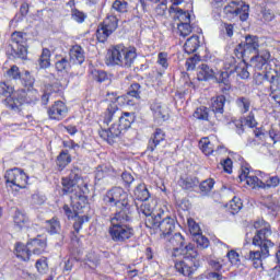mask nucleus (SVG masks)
I'll list each match as a JSON object with an SVG mask.
<instances>
[{
    "label": "nucleus",
    "instance_id": "13d9d810",
    "mask_svg": "<svg viewBox=\"0 0 280 280\" xmlns=\"http://www.w3.org/2000/svg\"><path fill=\"white\" fill-rule=\"evenodd\" d=\"M84 222H89V217L86 215L75 217L73 229L77 233H80V230L82 229V224H84Z\"/></svg>",
    "mask_w": 280,
    "mask_h": 280
},
{
    "label": "nucleus",
    "instance_id": "c756f323",
    "mask_svg": "<svg viewBox=\"0 0 280 280\" xmlns=\"http://www.w3.org/2000/svg\"><path fill=\"white\" fill-rule=\"evenodd\" d=\"M113 32L115 31H112L108 26L101 24L96 31V38L98 43H106V40H108V36H110Z\"/></svg>",
    "mask_w": 280,
    "mask_h": 280
},
{
    "label": "nucleus",
    "instance_id": "b1692460",
    "mask_svg": "<svg viewBox=\"0 0 280 280\" xmlns=\"http://www.w3.org/2000/svg\"><path fill=\"white\" fill-rule=\"evenodd\" d=\"M215 72L207 63H202L198 68L197 80L199 82H207V80L213 79Z\"/></svg>",
    "mask_w": 280,
    "mask_h": 280
},
{
    "label": "nucleus",
    "instance_id": "f3484780",
    "mask_svg": "<svg viewBox=\"0 0 280 280\" xmlns=\"http://www.w3.org/2000/svg\"><path fill=\"white\" fill-rule=\"evenodd\" d=\"M240 178L241 180H246V184L253 189H257V187L259 189H266V184H264L258 176L250 175V171H248V168L242 171Z\"/></svg>",
    "mask_w": 280,
    "mask_h": 280
},
{
    "label": "nucleus",
    "instance_id": "7ed1b4c3",
    "mask_svg": "<svg viewBox=\"0 0 280 280\" xmlns=\"http://www.w3.org/2000/svg\"><path fill=\"white\" fill-rule=\"evenodd\" d=\"M119 115V106L116 102H112L105 112L103 125L98 130L101 139L107 141L109 145H113L124 135V129L120 127L118 121H115ZM115 121V122H114Z\"/></svg>",
    "mask_w": 280,
    "mask_h": 280
},
{
    "label": "nucleus",
    "instance_id": "f257e3e1",
    "mask_svg": "<svg viewBox=\"0 0 280 280\" xmlns=\"http://www.w3.org/2000/svg\"><path fill=\"white\" fill-rule=\"evenodd\" d=\"M254 229H256V234L253 237V246H258L259 249L250 250L245 255L247 261H252L254 268H261L264 266V259L270 257V248L275 247V243L270 241V235H272V230L264 220L255 221Z\"/></svg>",
    "mask_w": 280,
    "mask_h": 280
},
{
    "label": "nucleus",
    "instance_id": "49530a36",
    "mask_svg": "<svg viewBox=\"0 0 280 280\" xmlns=\"http://www.w3.org/2000/svg\"><path fill=\"white\" fill-rule=\"evenodd\" d=\"M242 199L234 197L231 201H230V209H231V213H233V215H235V213H240V211H242Z\"/></svg>",
    "mask_w": 280,
    "mask_h": 280
},
{
    "label": "nucleus",
    "instance_id": "680f3d73",
    "mask_svg": "<svg viewBox=\"0 0 280 280\" xmlns=\"http://www.w3.org/2000/svg\"><path fill=\"white\" fill-rule=\"evenodd\" d=\"M280 178L279 176H272L264 183L265 189H270L272 187H279Z\"/></svg>",
    "mask_w": 280,
    "mask_h": 280
},
{
    "label": "nucleus",
    "instance_id": "f8f14e48",
    "mask_svg": "<svg viewBox=\"0 0 280 280\" xmlns=\"http://www.w3.org/2000/svg\"><path fill=\"white\" fill-rule=\"evenodd\" d=\"M166 247L172 252V257H180L185 253H189L196 249V245L192 243H185V236L180 233H175L166 241Z\"/></svg>",
    "mask_w": 280,
    "mask_h": 280
},
{
    "label": "nucleus",
    "instance_id": "8fccbe9b",
    "mask_svg": "<svg viewBox=\"0 0 280 280\" xmlns=\"http://www.w3.org/2000/svg\"><path fill=\"white\" fill-rule=\"evenodd\" d=\"M35 267L40 275H45V272H47V270H49V266L47 265V258L43 257V258L38 259L36 261Z\"/></svg>",
    "mask_w": 280,
    "mask_h": 280
},
{
    "label": "nucleus",
    "instance_id": "bb28decb",
    "mask_svg": "<svg viewBox=\"0 0 280 280\" xmlns=\"http://www.w3.org/2000/svg\"><path fill=\"white\" fill-rule=\"evenodd\" d=\"M69 163H71V154H69L68 150H62L56 159V165L59 172H62Z\"/></svg>",
    "mask_w": 280,
    "mask_h": 280
},
{
    "label": "nucleus",
    "instance_id": "a211bd4d",
    "mask_svg": "<svg viewBox=\"0 0 280 280\" xmlns=\"http://www.w3.org/2000/svg\"><path fill=\"white\" fill-rule=\"evenodd\" d=\"M162 141H165V131H163L161 128H158L149 139L147 152H154L155 148H159Z\"/></svg>",
    "mask_w": 280,
    "mask_h": 280
},
{
    "label": "nucleus",
    "instance_id": "7c9ffc66",
    "mask_svg": "<svg viewBox=\"0 0 280 280\" xmlns=\"http://www.w3.org/2000/svg\"><path fill=\"white\" fill-rule=\"evenodd\" d=\"M39 69H47L51 65V51L48 48L42 50L38 59Z\"/></svg>",
    "mask_w": 280,
    "mask_h": 280
},
{
    "label": "nucleus",
    "instance_id": "dca6fc26",
    "mask_svg": "<svg viewBox=\"0 0 280 280\" xmlns=\"http://www.w3.org/2000/svg\"><path fill=\"white\" fill-rule=\"evenodd\" d=\"M224 104H226V96L218 95L217 97L212 98L211 104V114L214 115L218 121H221L224 115Z\"/></svg>",
    "mask_w": 280,
    "mask_h": 280
},
{
    "label": "nucleus",
    "instance_id": "338daca9",
    "mask_svg": "<svg viewBox=\"0 0 280 280\" xmlns=\"http://www.w3.org/2000/svg\"><path fill=\"white\" fill-rule=\"evenodd\" d=\"M197 62H200V56L195 55L186 61V66L188 67V69L194 70L196 69Z\"/></svg>",
    "mask_w": 280,
    "mask_h": 280
},
{
    "label": "nucleus",
    "instance_id": "9b49d317",
    "mask_svg": "<svg viewBox=\"0 0 280 280\" xmlns=\"http://www.w3.org/2000/svg\"><path fill=\"white\" fill-rule=\"evenodd\" d=\"M0 97H3V102L11 110H21V106L25 102V97L21 96L19 92H14V88L5 82L0 83Z\"/></svg>",
    "mask_w": 280,
    "mask_h": 280
},
{
    "label": "nucleus",
    "instance_id": "393cba45",
    "mask_svg": "<svg viewBox=\"0 0 280 280\" xmlns=\"http://www.w3.org/2000/svg\"><path fill=\"white\" fill-rule=\"evenodd\" d=\"M33 255H43L45 248H47V240L33 238L28 242Z\"/></svg>",
    "mask_w": 280,
    "mask_h": 280
},
{
    "label": "nucleus",
    "instance_id": "c9c22d12",
    "mask_svg": "<svg viewBox=\"0 0 280 280\" xmlns=\"http://www.w3.org/2000/svg\"><path fill=\"white\" fill-rule=\"evenodd\" d=\"M138 213H142V215H145V220H148L149 218H156V214H154V208L148 201H144L138 208Z\"/></svg>",
    "mask_w": 280,
    "mask_h": 280
},
{
    "label": "nucleus",
    "instance_id": "f704fd0d",
    "mask_svg": "<svg viewBox=\"0 0 280 280\" xmlns=\"http://www.w3.org/2000/svg\"><path fill=\"white\" fill-rule=\"evenodd\" d=\"M235 104L240 108L241 113L246 114L250 110V98L246 96H240L236 98Z\"/></svg>",
    "mask_w": 280,
    "mask_h": 280
},
{
    "label": "nucleus",
    "instance_id": "5fc2aeb1",
    "mask_svg": "<svg viewBox=\"0 0 280 280\" xmlns=\"http://www.w3.org/2000/svg\"><path fill=\"white\" fill-rule=\"evenodd\" d=\"M188 229L190 234L195 237L200 235V225H198L194 219H188Z\"/></svg>",
    "mask_w": 280,
    "mask_h": 280
},
{
    "label": "nucleus",
    "instance_id": "a19ab883",
    "mask_svg": "<svg viewBox=\"0 0 280 280\" xmlns=\"http://www.w3.org/2000/svg\"><path fill=\"white\" fill-rule=\"evenodd\" d=\"M250 7L244 2H240L238 12L235 16H238L240 21H248Z\"/></svg>",
    "mask_w": 280,
    "mask_h": 280
},
{
    "label": "nucleus",
    "instance_id": "c03bdc74",
    "mask_svg": "<svg viewBox=\"0 0 280 280\" xmlns=\"http://www.w3.org/2000/svg\"><path fill=\"white\" fill-rule=\"evenodd\" d=\"M177 30H178L179 36H182L183 38H186V36H189V34H191V24L187 22L178 23Z\"/></svg>",
    "mask_w": 280,
    "mask_h": 280
},
{
    "label": "nucleus",
    "instance_id": "774afa93",
    "mask_svg": "<svg viewBox=\"0 0 280 280\" xmlns=\"http://www.w3.org/2000/svg\"><path fill=\"white\" fill-rule=\"evenodd\" d=\"M221 28L223 32H225L226 36H229V38H231V36H233V24H229V23H222L221 24Z\"/></svg>",
    "mask_w": 280,
    "mask_h": 280
},
{
    "label": "nucleus",
    "instance_id": "e433bc0d",
    "mask_svg": "<svg viewBox=\"0 0 280 280\" xmlns=\"http://www.w3.org/2000/svg\"><path fill=\"white\" fill-rule=\"evenodd\" d=\"M46 229L50 235H56V233H60V221L57 218H52L45 222Z\"/></svg>",
    "mask_w": 280,
    "mask_h": 280
},
{
    "label": "nucleus",
    "instance_id": "423d86ee",
    "mask_svg": "<svg viewBox=\"0 0 280 280\" xmlns=\"http://www.w3.org/2000/svg\"><path fill=\"white\" fill-rule=\"evenodd\" d=\"M137 60V48H127L124 45H116L107 52L106 65L108 67H122L130 69Z\"/></svg>",
    "mask_w": 280,
    "mask_h": 280
},
{
    "label": "nucleus",
    "instance_id": "2eb2a0df",
    "mask_svg": "<svg viewBox=\"0 0 280 280\" xmlns=\"http://www.w3.org/2000/svg\"><path fill=\"white\" fill-rule=\"evenodd\" d=\"M67 105L61 101L55 102L54 105L48 108V117L57 121L65 119V117H67Z\"/></svg>",
    "mask_w": 280,
    "mask_h": 280
},
{
    "label": "nucleus",
    "instance_id": "72a5a7b5",
    "mask_svg": "<svg viewBox=\"0 0 280 280\" xmlns=\"http://www.w3.org/2000/svg\"><path fill=\"white\" fill-rule=\"evenodd\" d=\"M55 69L56 71L62 73V71H68L71 69V63L67 57L59 56L55 62Z\"/></svg>",
    "mask_w": 280,
    "mask_h": 280
},
{
    "label": "nucleus",
    "instance_id": "6e6552de",
    "mask_svg": "<svg viewBox=\"0 0 280 280\" xmlns=\"http://www.w3.org/2000/svg\"><path fill=\"white\" fill-rule=\"evenodd\" d=\"M182 260L175 261V270L184 277H191L198 268H200V262L198 261V249H191L188 253L180 254Z\"/></svg>",
    "mask_w": 280,
    "mask_h": 280
},
{
    "label": "nucleus",
    "instance_id": "473e14b6",
    "mask_svg": "<svg viewBox=\"0 0 280 280\" xmlns=\"http://www.w3.org/2000/svg\"><path fill=\"white\" fill-rule=\"evenodd\" d=\"M113 174V167L102 164L96 167L95 171V180H103L106 176H110Z\"/></svg>",
    "mask_w": 280,
    "mask_h": 280
},
{
    "label": "nucleus",
    "instance_id": "e2e57ef3",
    "mask_svg": "<svg viewBox=\"0 0 280 280\" xmlns=\"http://www.w3.org/2000/svg\"><path fill=\"white\" fill-rule=\"evenodd\" d=\"M265 78L269 81V84H275L276 86H278L280 89V74L266 73Z\"/></svg>",
    "mask_w": 280,
    "mask_h": 280
},
{
    "label": "nucleus",
    "instance_id": "4468645a",
    "mask_svg": "<svg viewBox=\"0 0 280 280\" xmlns=\"http://www.w3.org/2000/svg\"><path fill=\"white\" fill-rule=\"evenodd\" d=\"M22 80L24 82V86H27L26 96L24 97V102H27V104H36L38 102V91L34 90V82L36 80L32 74H30V71H25V73L22 77Z\"/></svg>",
    "mask_w": 280,
    "mask_h": 280
},
{
    "label": "nucleus",
    "instance_id": "58836bf2",
    "mask_svg": "<svg viewBox=\"0 0 280 280\" xmlns=\"http://www.w3.org/2000/svg\"><path fill=\"white\" fill-rule=\"evenodd\" d=\"M199 148L203 152V154H206V156H209V154H213V152H215V150L213 149V144L210 140H208V138H202L199 141Z\"/></svg>",
    "mask_w": 280,
    "mask_h": 280
},
{
    "label": "nucleus",
    "instance_id": "ea45409f",
    "mask_svg": "<svg viewBox=\"0 0 280 280\" xmlns=\"http://www.w3.org/2000/svg\"><path fill=\"white\" fill-rule=\"evenodd\" d=\"M119 12V14H126L128 12V2L126 0H115L112 4V12Z\"/></svg>",
    "mask_w": 280,
    "mask_h": 280
},
{
    "label": "nucleus",
    "instance_id": "0e129e2a",
    "mask_svg": "<svg viewBox=\"0 0 280 280\" xmlns=\"http://www.w3.org/2000/svg\"><path fill=\"white\" fill-rule=\"evenodd\" d=\"M237 67V60L235 57H230L225 61V69L230 70V73H235V68Z\"/></svg>",
    "mask_w": 280,
    "mask_h": 280
},
{
    "label": "nucleus",
    "instance_id": "09e8293b",
    "mask_svg": "<svg viewBox=\"0 0 280 280\" xmlns=\"http://www.w3.org/2000/svg\"><path fill=\"white\" fill-rule=\"evenodd\" d=\"M213 78L219 84H224V86H229V72L220 71L217 74L214 73Z\"/></svg>",
    "mask_w": 280,
    "mask_h": 280
},
{
    "label": "nucleus",
    "instance_id": "a878e982",
    "mask_svg": "<svg viewBox=\"0 0 280 280\" xmlns=\"http://www.w3.org/2000/svg\"><path fill=\"white\" fill-rule=\"evenodd\" d=\"M198 47H200V37L198 35H192L186 40L184 50L188 55L196 54V51H198Z\"/></svg>",
    "mask_w": 280,
    "mask_h": 280
},
{
    "label": "nucleus",
    "instance_id": "603ef678",
    "mask_svg": "<svg viewBox=\"0 0 280 280\" xmlns=\"http://www.w3.org/2000/svg\"><path fill=\"white\" fill-rule=\"evenodd\" d=\"M92 75L96 82H106L108 80V74L104 70H93Z\"/></svg>",
    "mask_w": 280,
    "mask_h": 280
},
{
    "label": "nucleus",
    "instance_id": "ddd939ff",
    "mask_svg": "<svg viewBox=\"0 0 280 280\" xmlns=\"http://www.w3.org/2000/svg\"><path fill=\"white\" fill-rule=\"evenodd\" d=\"M28 178L27 174L21 168L9 170L4 174L5 183H10L11 185L19 187V189H25V187H27Z\"/></svg>",
    "mask_w": 280,
    "mask_h": 280
},
{
    "label": "nucleus",
    "instance_id": "69168bd1",
    "mask_svg": "<svg viewBox=\"0 0 280 280\" xmlns=\"http://www.w3.org/2000/svg\"><path fill=\"white\" fill-rule=\"evenodd\" d=\"M86 261L92 264V266H100V256H97L95 253H89L86 255Z\"/></svg>",
    "mask_w": 280,
    "mask_h": 280
},
{
    "label": "nucleus",
    "instance_id": "79ce46f5",
    "mask_svg": "<svg viewBox=\"0 0 280 280\" xmlns=\"http://www.w3.org/2000/svg\"><path fill=\"white\" fill-rule=\"evenodd\" d=\"M127 95L129 97H135V100H141V84L133 83L129 86Z\"/></svg>",
    "mask_w": 280,
    "mask_h": 280
},
{
    "label": "nucleus",
    "instance_id": "20e7f679",
    "mask_svg": "<svg viewBox=\"0 0 280 280\" xmlns=\"http://www.w3.org/2000/svg\"><path fill=\"white\" fill-rule=\"evenodd\" d=\"M128 222H132V213L118 212L110 219L108 233L116 244H124L135 237V228Z\"/></svg>",
    "mask_w": 280,
    "mask_h": 280
},
{
    "label": "nucleus",
    "instance_id": "5701e85b",
    "mask_svg": "<svg viewBox=\"0 0 280 280\" xmlns=\"http://www.w3.org/2000/svg\"><path fill=\"white\" fill-rule=\"evenodd\" d=\"M151 110H153V115L159 121H167L170 119V110H167L166 106L155 103L151 106Z\"/></svg>",
    "mask_w": 280,
    "mask_h": 280
},
{
    "label": "nucleus",
    "instance_id": "f03ea898",
    "mask_svg": "<svg viewBox=\"0 0 280 280\" xmlns=\"http://www.w3.org/2000/svg\"><path fill=\"white\" fill-rule=\"evenodd\" d=\"M259 37L247 35L245 43L236 46L234 55L238 59L244 58V60H249L250 67L256 71H261L268 65V60H270V51L259 50Z\"/></svg>",
    "mask_w": 280,
    "mask_h": 280
},
{
    "label": "nucleus",
    "instance_id": "6ab92c4d",
    "mask_svg": "<svg viewBox=\"0 0 280 280\" xmlns=\"http://www.w3.org/2000/svg\"><path fill=\"white\" fill-rule=\"evenodd\" d=\"M192 117H195V119H199V121H209L211 126L215 125V119H213V116L211 115V109L206 106L197 107Z\"/></svg>",
    "mask_w": 280,
    "mask_h": 280
},
{
    "label": "nucleus",
    "instance_id": "de8ad7c7",
    "mask_svg": "<svg viewBox=\"0 0 280 280\" xmlns=\"http://www.w3.org/2000/svg\"><path fill=\"white\" fill-rule=\"evenodd\" d=\"M71 19L73 21H75L77 23H84V21H86V15L84 12H82L75 8H72L71 9Z\"/></svg>",
    "mask_w": 280,
    "mask_h": 280
},
{
    "label": "nucleus",
    "instance_id": "4be33fe9",
    "mask_svg": "<svg viewBox=\"0 0 280 280\" xmlns=\"http://www.w3.org/2000/svg\"><path fill=\"white\" fill-rule=\"evenodd\" d=\"M15 255L22 261H30V257H32V247L30 242L25 245L23 243L15 244Z\"/></svg>",
    "mask_w": 280,
    "mask_h": 280
},
{
    "label": "nucleus",
    "instance_id": "bf43d9fd",
    "mask_svg": "<svg viewBox=\"0 0 280 280\" xmlns=\"http://www.w3.org/2000/svg\"><path fill=\"white\" fill-rule=\"evenodd\" d=\"M226 257L233 266H237L240 264V254L235 252V249L228 252Z\"/></svg>",
    "mask_w": 280,
    "mask_h": 280
},
{
    "label": "nucleus",
    "instance_id": "3c124183",
    "mask_svg": "<svg viewBox=\"0 0 280 280\" xmlns=\"http://www.w3.org/2000/svg\"><path fill=\"white\" fill-rule=\"evenodd\" d=\"M270 98L276 101L277 104L280 105V89L275 84V83H270Z\"/></svg>",
    "mask_w": 280,
    "mask_h": 280
},
{
    "label": "nucleus",
    "instance_id": "052dcab7",
    "mask_svg": "<svg viewBox=\"0 0 280 280\" xmlns=\"http://www.w3.org/2000/svg\"><path fill=\"white\" fill-rule=\"evenodd\" d=\"M195 237H196L197 246L199 248H209V238H207L202 234H199Z\"/></svg>",
    "mask_w": 280,
    "mask_h": 280
},
{
    "label": "nucleus",
    "instance_id": "864d4df0",
    "mask_svg": "<svg viewBox=\"0 0 280 280\" xmlns=\"http://www.w3.org/2000/svg\"><path fill=\"white\" fill-rule=\"evenodd\" d=\"M215 185V182L212 178L206 179L201 182L199 185L200 191H205L206 194L211 191L213 189V186Z\"/></svg>",
    "mask_w": 280,
    "mask_h": 280
},
{
    "label": "nucleus",
    "instance_id": "0eeeda50",
    "mask_svg": "<svg viewBox=\"0 0 280 280\" xmlns=\"http://www.w3.org/2000/svg\"><path fill=\"white\" fill-rule=\"evenodd\" d=\"M103 201L109 207H116L117 210L115 213H132L130 197L121 187H113L112 189L107 190L103 197Z\"/></svg>",
    "mask_w": 280,
    "mask_h": 280
},
{
    "label": "nucleus",
    "instance_id": "37998d69",
    "mask_svg": "<svg viewBox=\"0 0 280 280\" xmlns=\"http://www.w3.org/2000/svg\"><path fill=\"white\" fill-rule=\"evenodd\" d=\"M28 222H30V218H27V215H25L21 211L15 212L14 223L16 224V226H19L20 229H23V226H25V224H27Z\"/></svg>",
    "mask_w": 280,
    "mask_h": 280
},
{
    "label": "nucleus",
    "instance_id": "a18cd8bd",
    "mask_svg": "<svg viewBox=\"0 0 280 280\" xmlns=\"http://www.w3.org/2000/svg\"><path fill=\"white\" fill-rule=\"evenodd\" d=\"M179 21V23H191V15L189 12L183 11L182 9L176 10L175 21Z\"/></svg>",
    "mask_w": 280,
    "mask_h": 280
},
{
    "label": "nucleus",
    "instance_id": "9d476101",
    "mask_svg": "<svg viewBox=\"0 0 280 280\" xmlns=\"http://www.w3.org/2000/svg\"><path fill=\"white\" fill-rule=\"evenodd\" d=\"M25 33L14 32L11 35V43L8 46V52L12 58L25 60L27 58V37Z\"/></svg>",
    "mask_w": 280,
    "mask_h": 280
},
{
    "label": "nucleus",
    "instance_id": "1a4fd4ad",
    "mask_svg": "<svg viewBox=\"0 0 280 280\" xmlns=\"http://www.w3.org/2000/svg\"><path fill=\"white\" fill-rule=\"evenodd\" d=\"M147 229H159L161 237H170L174 231H176V220L172 217L161 218V213H158L155 218H149L144 221Z\"/></svg>",
    "mask_w": 280,
    "mask_h": 280
},
{
    "label": "nucleus",
    "instance_id": "39448f33",
    "mask_svg": "<svg viewBox=\"0 0 280 280\" xmlns=\"http://www.w3.org/2000/svg\"><path fill=\"white\" fill-rule=\"evenodd\" d=\"M82 172L78 167H73L70 171L69 176L61 179L63 194H74L78 200L86 202V196H89V184L82 179Z\"/></svg>",
    "mask_w": 280,
    "mask_h": 280
},
{
    "label": "nucleus",
    "instance_id": "c85d7f7f",
    "mask_svg": "<svg viewBox=\"0 0 280 280\" xmlns=\"http://www.w3.org/2000/svg\"><path fill=\"white\" fill-rule=\"evenodd\" d=\"M241 60L242 61L238 62L234 73H236V75L242 80H248V78H250V72H248V63H246L247 60H244V58H241Z\"/></svg>",
    "mask_w": 280,
    "mask_h": 280
},
{
    "label": "nucleus",
    "instance_id": "2f4dec72",
    "mask_svg": "<svg viewBox=\"0 0 280 280\" xmlns=\"http://www.w3.org/2000/svg\"><path fill=\"white\" fill-rule=\"evenodd\" d=\"M103 25L115 32L119 27V19L110 11L104 20Z\"/></svg>",
    "mask_w": 280,
    "mask_h": 280
},
{
    "label": "nucleus",
    "instance_id": "aec40b11",
    "mask_svg": "<svg viewBox=\"0 0 280 280\" xmlns=\"http://www.w3.org/2000/svg\"><path fill=\"white\" fill-rule=\"evenodd\" d=\"M119 113L120 112H118V117L116 119H118V125H120V128L126 132V130H128V128L135 124L137 115L135 113L125 112L121 114V116H119Z\"/></svg>",
    "mask_w": 280,
    "mask_h": 280
},
{
    "label": "nucleus",
    "instance_id": "6e6d98bb",
    "mask_svg": "<svg viewBox=\"0 0 280 280\" xmlns=\"http://www.w3.org/2000/svg\"><path fill=\"white\" fill-rule=\"evenodd\" d=\"M8 78L11 80H21V70H19V67L12 66L8 71H7Z\"/></svg>",
    "mask_w": 280,
    "mask_h": 280
},
{
    "label": "nucleus",
    "instance_id": "cd10ccee",
    "mask_svg": "<svg viewBox=\"0 0 280 280\" xmlns=\"http://www.w3.org/2000/svg\"><path fill=\"white\" fill-rule=\"evenodd\" d=\"M135 197L136 200H140L141 202H148L150 200V190L145 184H140L135 189Z\"/></svg>",
    "mask_w": 280,
    "mask_h": 280
},
{
    "label": "nucleus",
    "instance_id": "4d7b16f0",
    "mask_svg": "<svg viewBox=\"0 0 280 280\" xmlns=\"http://www.w3.org/2000/svg\"><path fill=\"white\" fill-rule=\"evenodd\" d=\"M238 10H240V2L238 3L231 2L224 8V14H232L233 16H235Z\"/></svg>",
    "mask_w": 280,
    "mask_h": 280
},
{
    "label": "nucleus",
    "instance_id": "412c9836",
    "mask_svg": "<svg viewBox=\"0 0 280 280\" xmlns=\"http://www.w3.org/2000/svg\"><path fill=\"white\" fill-rule=\"evenodd\" d=\"M70 60H72L75 65H82L84 60H86V55L84 52V48L80 45H74L70 48Z\"/></svg>",
    "mask_w": 280,
    "mask_h": 280
},
{
    "label": "nucleus",
    "instance_id": "4c0bfd02",
    "mask_svg": "<svg viewBox=\"0 0 280 280\" xmlns=\"http://www.w3.org/2000/svg\"><path fill=\"white\" fill-rule=\"evenodd\" d=\"M200 182L196 177H186V178H180L179 185L183 187V189L190 190L194 189V187H198V184Z\"/></svg>",
    "mask_w": 280,
    "mask_h": 280
}]
</instances>
